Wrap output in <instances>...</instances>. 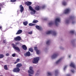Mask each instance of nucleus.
Masks as SVG:
<instances>
[{"label":"nucleus","mask_w":76,"mask_h":76,"mask_svg":"<svg viewBox=\"0 0 76 76\" xmlns=\"http://www.w3.org/2000/svg\"><path fill=\"white\" fill-rule=\"evenodd\" d=\"M29 8L30 10H31V11H32L33 12H34V14H35V13L36 12V11H35V10L33 9L31 6H29Z\"/></svg>","instance_id":"6e6552de"},{"label":"nucleus","mask_w":76,"mask_h":76,"mask_svg":"<svg viewBox=\"0 0 76 76\" xmlns=\"http://www.w3.org/2000/svg\"><path fill=\"white\" fill-rule=\"evenodd\" d=\"M28 72L29 73V70H28Z\"/></svg>","instance_id":"13d9d810"},{"label":"nucleus","mask_w":76,"mask_h":76,"mask_svg":"<svg viewBox=\"0 0 76 76\" xmlns=\"http://www.w3.org/2000/svg\"><path fill=\"white\" fill-rule=\"evenodd\" d=\"M5 56H9V53H7L6 54Z\"/></svg>","instance_id":"a19ab883"},{"label":"nucleus","mask_w":76,"mask_h":76,"mask_svg":"<svg viewBox=\"0 0 76 76\" xmlns=\"http://www.w3.org/2000/svg\"><path fill=\"white\" fill-rule=\"evenodd\" d=\"M4 57V55L0 54V58H3Z\"/></svg>","instance_id":"412c9836"},{"label":"nucleus","mask_w":76,"mask_h":76,"mask_svg":"<svg viewBox=\"0 0 76 76\" xmlns=\"http://www.w3.org/2000/svg\"><path fill=\"white\" fill-rule=\"evenodd\" d=\"M48 75L49 76H52V74H51V73L50 72H48Z\"/></svg>","instance_id":"2f4dec72"},{"label":"nucleus","mask_w":76,"mask_h":76,"mask_svg":"<svg viewBox=\"0 0 76 76\" xmlns=\"http://www.w3.org/2000/svg\"><path fill=\"white\" fill-rule=\"evenodd\" d=\"M56 74H57L58 73V70H56L55 71Z\"/></svg>","instance_id":"ea45409f"},{"label":"nucleus","mask_w":76,"mask_h":76,"mask_svg":"<svg viewBox=\"0 0 76 76\" xmlns=\"http://www.w3.org/2000/svg\"><path fill=\"white\" fill-rule=\"evenodd\" d=\"M24 56L25 57H27L29 56V51L27 52L26 53L24 54Z\"/></svg>","instance_id":"a211bd4d"},{"label":"nucleus","mask_w":76,"mask_h":76,"mask_svg":"<svg viewBox=\"0 0 76 76\" xmlns=\"http://www.w3.org/2000/svg\"><path fill=\"white\" fill-rule=\"evenodd\" d=\"M14 40L16 41H20V40H22V39H21V37H20L17 36L14 38Z\"/></svg>","instance_id":"423d86ee"},{"label":"nucleus","mask_w":76,"mask_h":76,"mask_svg":"<svg viewBox=\"0 0 76 76\" xmlns=\"http://www.w3.org/2000/svg\"><path fill=\"white\" fill-rule=\"evenodd\" d=\"M0 9H1V8H0Z\"/></svg>","instance_id":"bf43d9fd"},{"label":"nucleus","mask_w":76,"mask_h":76,"mask_svg":"<svg viewBox=\"0 0 76 76\" xmlns=\"http://www.w3.org/2000/svg\"><path fill=\"white\" fill-rule=\"evenodd\" d=\"M20 11L21 13H22L23 10H24V8L22 6V5H21L20 6Z\"/></svg>","instance_id":"0eeeda50"},{"label":"nucleus","mask_w":76,"mask_h":76,"mask_svg":"<svg viewBox=\"0 0 76 76\" xmlns=\"http://www.w3.org/2000/svg\"><path fill=\"white\" fill-rule=\"evenodd\" d=\"M70 32L71 34H74V31H70Z\"/></svg>","instance_id":"58836bf2"},{"label":"nucleus","mask_w":76,"mask_h":76,"mask_svg":"<svg viewBox=\"0 0 76 76\" xmlns=\"http://www.w3.org/2000/svg\"><path fill=\"white\" fill-rule=\"evenodd\" d=\"M36 28L38 29H40V28H39V26H36Z\"/></svg>","instance_id":"bb28decb"},{"label":"nucleus","mask_w":76,"mask_h":76,"mask_svg":"<svg viewBox=\"0 0 76 76\" xmlns=\"http://www.w3.org/2000/svg\"><path fill=\"white\" fill-rule=\"evenodd\" d=\"M50 40H49L47 42L46 44L47 45H49V44H50Z\"/></svg>","instance_id":"393cba45"},{"label":"nucleus","mask_w":76,"mask_h":76,"mask_svg":"<svg viewBox=\"0 0 76 76\" xmlns=\"http://www.w3.org/2000/svg\"><path fill=\"white\" fill-rule=\"evenodd\" d=\"M75 23V21H72V23Z\"/></svg>","instance_id":"864d4df0"},{"label":"nucleus","mask_w":76,"mask_h":76,"mask_svg":"<svg viewBox=\"0 0 76 76\" xmlns=\"http://www.w3.org/2000/svg\"><path fill=\"white\" fill-rule=\"evenodd\" d=\"M1 28H2V27L0 26V29H1Z\"/></svg>","instance_id":"3c124183"},{"label":"nucleus","mask_w":76,"mask_h":76,"mask_svg":"<svg viewBox=\"0 0 76 76\" xmlns=\"http://www.w3.org/2000/svg\"><path fill=\"white\" fill-rule=\"evenodd\" d=\"M67 76H70V74H68V75H67Z\"/></svg>","instance_id":"8fccbe9b"},{"label":"nucleus","mask_w":76,"mask_h":76,"mask_svg":"<svg viewBox=\"0 0 76 76\" xmlns=\"http://www.w3.org/2000/svg\"><path fill=\"white\" fill-rule=\"evenodd\" d=\"M58 56L57 53H55L52 56V58H55Z\"/></svg>","instance_id":"9b49d317"},{"label":"nucleus","mask_w":76,"mask_h":76,"mask_svg":"<svg viewBox=\"0 0 76 76\" xmlns=\"http://www.w3.org/2000/svg\"><path fill=\"white\" fill-rule=\"evenodd\" d=\"M28 21H25L23 22V24L24 25V26H26V25H28Z\"/></svg>","instance_id":"6ab92c4d"},{"label":"nucleus","mask_w":76,"mask_h":76,"mask_svg":"<svg viewBox=\"0 0 76 76\" xmlns=\"http://www.w3.org/2000/svg\"><path fill=\"white\" fill-rule=\"evenodd\" d=\"M70 12V9H66L64 11V13L65 14H67L69 13Z\"/></svg>","instance_id":"9d476101"},{"label":"nucleus","mask_w":76,"mask_h":76,"mask_svg":"<svg viewBox=\"0 0 76 76\" xmlns=\"http://www.w3.org/2000/svg\"><path fill=\"white\" fill-rule=\"evenodd\" d=\"M34 50H35V51H37V50H38V49H37V47H34Z\"/></svg>","instance_id":"c9c22d12"},{"label":"nucleus","mask_w":76,"mask_h":76,"mask_svg":"<svg viewBox=\"0 0 76 76\" xmlns=\"http://www.w3.org/2000/svg\"><path fill=\"white\" fill-rule=\"evenodd\" d=\"M36 53L37 54H39V51L38 50H36Z\"/></svg>","instance_id":"c85d7f7f"},{"label":"nucleus","mask_w":76,"mask_h":76,"mask_svg":"<svg viewBox=\"0 0 76 76\" xmlns=\"http://www.w3.org/2000/svg\"><path fill=\"white\" fill-rule=\"evenodd\" d=\"M62 60V58H61L60 59H59L56 62V64H58L59 63H60V62H61V61Z\"/></svg>","instance_id":"f3484780"},{"label":"nucleus","mask_w":76,"mask_h":76,"mask_svg":"<svg viewBox=\"0 0 76 76\" xmlns=\"http://www.w3.org/2000/svg\"><path fill=\"white\" fill-rule=\"evenodd\" d=\"M69 23V20H66V23L67 24H68V23Z\"/></svg>","instance_id":"f704fd0d"},{"label":"nucleus","mask_w":76,"mask_h":76,"mask_svg":"<svg viewBox=\"0 0 76 76\" xmlns=\"http://www.w3.org/2000/svg\"><path fill=\"white\" fill-rule=\"evenodd\" d=\"M22 65V64H17L16 66V67H18V68H20V67H21Z\"/></svg>","instance_id":"4468645a"},{"label":"nucleus","mask_w":76,"mask_h":76,"mask_svg":"<svg viewBox=\"0 0 76 76\" xmlns=\"http://www.w3.org/2000/svg\"><path fill=\"white\" fill-rule=\"evenodd\" d=\"M10 1L11 2H15V1H16V0H11Z\"/></svg>","instance_id":"473e14b6"},{"label":"nucleus","mask_w":76,"mask_h":76,"mask_svg":"<svg viewBox=\"0 0 76 76\" xmlns=\"http://www.w3.org/2000/svg\"><path fill=\"white\" fill-rule=\"evenodd\" d=\"M18 62L16 61V62H15V63H14V64H16V63H18Z\"/></svg>","instance_id":"09e8293b"},{"label":"nucleus","mask_w":76,"mask_h":76,"mask_svg":"<svg viewBox=\"0 0 76 76\" xmlns=\"http://www.w3.org/2000/svg\"><path fill=\"white\" fill-rule=\"evenodd\" d=\"M60 19L59 18H57L55 20V24L56 26H57L58 25V22H60Z\"/></svg>","instance_id":"1a4fd4ad"},{"label":"nucleus","mask_w":76,"mask_h":76,"mask_svg":"<svg viewBox=\"0 0 76 76\" xmlns=\"http://www.w3.org/2000/svg\"><path fill=\"white\" fill-rule=\"evenodd\" d=\"M29 34H30V35H31V34H32V31H31L30 32H29Z\"/></svg>","instance_id":"e433bc0d"},{"label":"nucleus","mask_w":76,"mask_h":76,"mask_svg":"<svg viewBox=\"0 0 76 76\" xmlns=\"http://www.w3.org/2000/svg\"><path fill=\"white\" fill-rule=\"evenodd\" d=\"M12 57H15V56H16V54L14 53L12 54Z\"/></svg>","instance_id":"72a5a7b5"},{"label":"nucleus","mask_w":76,"mask_h":76,"mask_svg":"<svg viewBox=\"0 0 76 76\" xmlns=\"http://www.w3.org/2000/svg\"><path fill=\"white\" fill-rule=\"evenodd\" d=\"M74 18H75L74 16H71L70 17L69 19H73Z\"/></svg>","instance_id":"c756f323"},{"label":"nucleus","mask_w":76,"mask_h":76,"mask_svg":"<svg viewBox=\"0 0 76 76\" xmlns=\"http://www.w3.org/2000/svg\"><path fill=\"white\" fill-rule=\"evenodd\" d=\"M20 68L16 67L12 70V72L15 73H19V72H20Z\"/></svg>","instance_id":"f03ea898"},{"label":"nucleus","mask_w":76,"mask_h":76,"mask_svg":"<svg viewBox=\"0 0 76 76\" xmlns=\"http://www.w3.org/2000/svg\"><path fill=\"white\" fill-rule=\"evenodd\" d=\"M29 76H32V75H31L30 74H29Z\"/></svg>","instance_id":"603ef678"},{"label":"nucleus","mask_w":76,"mask_h":76,"mask_svg":"<svg viewBox=\"0 0 76 76\" xmlns=\"http://www.w3.org/2000/svg\"><path fill=\"white\" fill-rule=\"evenodd\" d=\"M66 2H63L62 3V4H63V5H64V6H66Z\"/></svg>","instance_id":"7c9ffc66"},{"label":"nucleus","mask_w":76,"mask_h":76,"mask_svg":"<svg viewBox=\"0 0 76 76\" xmlns=\"http://www.w3.org/2000/svg\"><path fill=\"white\" fill-rule=\"evenodd\" d=\"M4 69L5 70H8V68H7V65H5L4 66Z\"/></svg>","instance_id":"aec40b11"},{"label":"nucleus","mask_w":76,"mask_h":76,"mask_svg":"<svg viewBox=\"0 0 76 76\" xmlns=\"http://www.w3.org/2000/svg\"><path fill=\"white\" fill-rule=\"evenodd\" d=\"M12 45L13 46V48L16 50H17L18 52H20V49L18 47H15L16 45H15L13 43L12 44Z\"/></svg>","instance_id":"39448f33"},{"label":"nucleus","mask_w":76,"mask_h":76,"mask_svg":"<svg viewBox=\"0 0 76 76\" xmlns=\"http://www.w3.org/2000/svg\"><path fill=\"white\" fill-rule=\"evenodd\" d=\"M32 4V2H31L29 1V5H31Z\"/></svg>","instance_id":"37998d69"},{"label":"nucleus","mask_w":76,"mask_h":76,"mask_svg":"<svg viewBox=\"0 0 76 76\" xmlns=\"http://www.w3.org/2000/svg\"><path fill=\"white\" fill-rule=\"evenodd\" d=\"M6 40H3V43H6Z\"/></svg>","instance_id":"c03bdc74"},{"label":"nucleus","mask_w":76,"mask_h":76,"mask_svg":"<svg viewBox=\"0 0 76 76\" xmlns=\"http://www.w3.org/2000/svg\"><path fill=\"white\" fill-rule=\"evenodd\" d=\"M29 51H31V53H32V52L34 51V50H33V49L31 48H29Z\"/></svg>","instance_id":"cd10ccee"},{"label":"nucleus","mask_w":76,"mask_h":76,"mask_svg":"<svg viewBox=\"0 0 76 76\" xmlns=\"http://www.w3.org/2000/svg\"><path fill=\"white\" fill-rule=\"evenodd\" d=\"M53 34V35L54 36L56 35V31H48L46 32V34Z\"/></svg>","instance_id":"20e7f679"},{"label":"nucleus","mask_w":76,"mask_h":76,"mask_svg":"<svg viewBox=\"0 0 76 76\" xmlns=\"http://www.w3.org/2000/svg\"><path fill=\"white\" fill-rule=\"evenodd\" d=\"M71 72L72 73H74V70H71Z\"/></svg>","instance_id":"de8ad7c7"},{"label":"nucleus","mask_w":76,"mask_h":76,"mask_svg":"<svg viewBox=\"0 0 76 76\" xmlns=\"http://www.w3.org/2000/svg\"><path fill=\"white\" fill-rule=\"evenodd\" d=\"M70 66L73 67V68H75V64L73 62H72L70 65Z\"/></svg>","instance_id":"ddd939ff"},{"label":"nucleus","mask_w":76,"mask_h":76,"mask_svg":"<svg viewBox=\"0 0 76 76\" xmlns=\"http://www.w3.org/2000/svg\"><path fill=\"white\" fill-rule=\"evenodd\" d=\"M38 75V73H37L36 74V76H37V75Z\"/></svg>","instance_id":"5fc2aeb1"},{"label":"nucleus","mask_w":76,"mask_h":76,"mask_svg":"<svg viewBox=\"0 0 76 76\" xmlns=\"http://www.w3.org/2000/svg\"><path fill=\"white\" fill-rule=\"evenodd\" d=\"M37 22H38V20H34L32 22V23H37Z\"/></svg>","instance_id":"5701e85b"},{"label":"nucleus","mask_w":76,"mask_h":76,"mask_svg":"<svg viewBox=\"0 0 76 76\" xmlns=\"http://www.w3.org/2000/svg\"><path fill=\"white\" fill-rule=\"evenodd\" d=\"M35 24H33L32 23H30L29 24V26H35Z\"/></svg>","instance_id":"4be33fe9"},{"label":"nucleus","mask_w":76,"mask_h":76,"mask_svg":"<svg viewBox=\"0 0 76 76\" xmlns=\"http://www.w3.org/2000/svg\"><path fill=\"white\" fill-rule=\"evenodd\" d=\"M19 61H20V59H19V58H18L17 60H16V61L18 63V62H19Z\"/></svg>","instance_id":"4c0bfd02"},{"label":"nucleus","mask_w":76,"mask_h":76,"mask_svg":"<svg viewBox=\"0 0 76 76\" xmlns=\"http://www.w3.org/2000/svg\"><path fill=\"white\" fill-rule=\"evenodd\" d=\"M34 9L36 10H37V11H38V10H39V6H36L35 7Z\"/></svg>","instance_id":"2eb2a0df"},{"label":"nucleus","mask_w":76,"mask_h":76,"mask_svg":"<svg viewBox=\"0 0 76 76\" xmlns=\"http://www.w3.org/2000/svg\"><path fill=\"white\" fill-rule=\"evenodd\" d=\"M22 48L24 50H27V47L25 45H23Z\"/></svg>","instance_id":"dca6fc26"},{"label":"nucleus","mask_w":76,"mask_h":76,"mask_svg":"<svg viewBox=\"0 0 76 76\" xmlns=\"http://www.w3.org/2000/svg\"><path fill=\"white\" fill-rule=\"evenodd\" d=\"M15 44H16V45H19V42H17Z\"/></svg>","instance_id":"79ce46f5"},{"label":"nucleus","mask_w":76,"mask_h":76,"mask_svg":"<svg viewBox=\"0 0 76 76\" xmlns=\"http://www.w3.org/2000/svg\"><path fill=\"white\" fill-rule=\"evenodd\" d=\"M66 67H67V66H65V67L64 68V70H65V69H66Z\"/></svg>","instance_id":"a18cd8bd"},{"label":"nucleus","mask_w":76,"mask_h":76,"mask_svg":"<svg viewBox=\"0 0 76 76\" xmlns=\"http://www.w3.org/2000/svg\"><path fill=\"white\" fill-rule=\"evenodd\" d=\"M44 7H45V6H43L42 8L44 9Z\"/></svg>","instance_id":"6e6d98bb"},{"label":"nucleus","mask_w":76,"mask_h":76,"mask_svg":"<svg viewBox=\"0 0 76 76\" xmlns=\"http://www.w3.org/2000/svg\"><path fill=\"white\" fill-rule=\"evenodd\" d=\"M39 57L34 58L33 60L32 61V62L33 63H34V64H37L38 63V61H39Z\"/></svg>","instance_id":"f257e3e1"},{"label":"nucleus","mask_w":76,"mask_h":76,"mask_svg":"<svg viewBox=\"0 0 76 76\" xmlns=\"http://www.w3.org/2000/svg\"><path fill=\"white\" fill-rule=\"evenodd\" d=\"M22 32V30H18L16 34V35H18V34H20Z\"/></svg>","instance_id":"f8f14e48"},{"label":"nucleus","mask_w":76,"mask_h":76,"mask_svg":"<svg viewBox=\"0 0 76 76\" xmlns=\"http://www.w3.org/2000/svg\"><path fill=\"white\" fill-rule=\"evenodd\" d=\"M69 57L70 58V56H69Z\"/></svg>","instance_id":"4d7b16f0"},{"label":"nucleus","mask_w":76,"mask_h":76,"mask_svg":"<svg viewBox=\"0 0 76 76\" xmlns=\"http://www.w3.org/2000/svg\"><path fill=\"white\" fill-rule=\"evenodd\" d=\"M25 4L26 5H27L28 6H29V1L26 2Z\"/></svg>","instance_id":"a878e982"},{"label":"nucleus","mask_w":76,"mask_h":76,"mask_svg":"<svg viewBox=\"0 0 76 76\" xmlns=\"http://www.w3.org/2000/svg\"><path fill=\"white\" fill-rule=\"evenodd\" d=\"M31 56V53H30V52H29V56Z\"/></svg>","instance_id":"49530a36"},{"label":"nucleus","mask_w":76,"mask_h":76,"mask_svg":"<svg viewBox=\"0 0 76 76\" xmlns=\"http://www.w3.org/2000/svg\"><path fill=\"white\" fill-rule=\"evenodd\" d=\"M29 73L30 74H31V75H34V71L33 70V67L32 66H30L29 67Z\"/></svg>","instance_id":"7ed1b4c3"},{"label":"nucleus","mask_w":76,"mask_h":76,"mask_svg":"<svg viewBox=\"0 0 76 76\" xmlns=\"http://www.w3.org/2000/svg\"><path fill=\"white\" fill-rule=\"evenodd\" d=\"M53 21H51L49 23V26H51V25H53Z\"/></svg>","instance_id":"b1692460"}]
</instances>
